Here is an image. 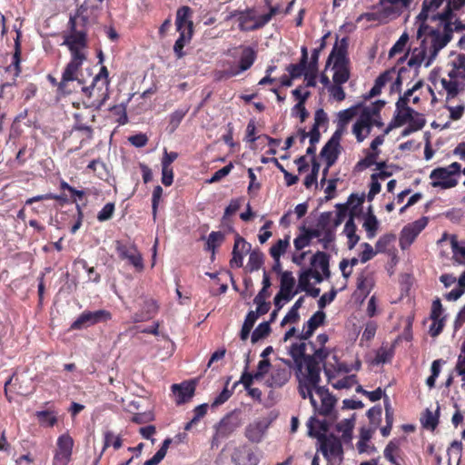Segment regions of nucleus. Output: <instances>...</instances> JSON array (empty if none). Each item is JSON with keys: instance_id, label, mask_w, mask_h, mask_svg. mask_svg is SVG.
Returning a JSON list of instances; mask_svg holds the SVG:
<instances>
[{"instance_id": "nucleus-1", "label": "nucleus", "mask_w": 465, "mask_h": 465, "mask_svg": "<svg viewBox=\"0 0 465 465\" xmlns=\"http://www.w3.org/2000/svg\"><path fill=\"white\" fill-rule=\"evenodd\" d=\"M452 18L453 13H451V10L449 7L444 8L442 12L438 13L437 15H433L432 21L439 20L444 24L443 35H440L439 29L430 27L423 23L420 24L417 32L418 37L420 38L424 35H428L433 37V53L426 62V66L430 64L432 59L437 54L438 50L445 46L450 41L452 35Z\"/></svg>"}, {"instance_id": "nucleus-2", "label": "nucleus", "mask_w": 465, "mask_h": 465, "mask_svg": "<svg viewBox=\"0 0 465 465\" xmlns=\"http://www.w3.org/2000/svg\"><path fill=\"white\" fill-rule=\"evenodd\" d=\"M88 22L86 16H81L79 14L70 15L68 21L69 33L64 36L63 45H66L71 55H85L82 51L87 47V30L85 25Z\"/></svg>"}, {"instance_id": "nucleus-3", "label": "nucleus", "mask_w": 465, "mask_h": 465, "mask_svg": "<svg viewBox=\"0 0 465 465\" xmlns=\"http://www.w3.org/2000/svg\"><path fill=\"white\" fill-rule=\"evenodd\" d=\"M334 60L332 76L335 84H345L350 78L349 59L347 57L346 39H342L341 44H335L327 60L329 65L331 60Z\"/></svg>"}, {"instance_id": "nucleus-4", "label": "nucleus", "mask_w": 465, "mask_h": 465, "mask_svg": "<svg viewBox=\"0 0 465 465\" xmlns=\"http://www.w3.org/2000/svg\"><path fill=\"white\" fill-rule=\"evenodd\" d=\"M321 368L317 366L316 361L312 357L307 360V375L303 381H300L299 393L302 399L309 398L313 409L317 408V401L313 398L312 391L317 393V387L321 381L320 377Z\"/></svg>"}, {"instance_id": "nucleus-5", "label": "nucleus", "mask_w": 465, "mask_h": 465, "mask_svg": "<svg viewBox=\"0 0 465 465\" xmlns=\"http://www.w3.org/2000/svg\"><path fill=\"white\" fill-rule=\"evenodd\" d=\"M82 92L84 106L94 110H101L110 95L109 86L94 80L89 86H83Z\"/></svg>"}, {"instance_id": "nucleus-6", "label": "nucleus", "mask_w": 465, "mask_h": 465, "mask_svg": "<svg viewBox=\"0 0 465 465\" xmlns=\"http://www.w3.org/2000/svg\"><path fill=\"white\" fill-rule=\"evenodd\" d=\"M85 59L86 55H71L59 82V94L63 95L72 94L73 89L70 84L74 81H77L79 84H83V81L78 78V74Z\"/></svg>"}, {"instance_id": "nucleus-7", "label": "nucleus", "mask_w": 465, "mask_h": 465, "mask_svg": "<svg viewBox=\"0 0 465 465\" xmlns=\"http://www.w3.org/2000/svg\"><path fill=\"white\" fill-rule=\"evenodd\" d=\"M429 80L435 88H438V84H440L441 90H440L439 93L440 94L441 91L446 93L447 102L456 98L460 93L465 91L464 81H460L456 78L447 79L440 77L435 70L430 73Z\"/></svg>"}, {"instance_id": "nucleus-8", "label": "nucleus", "mask_w": 465, "mask_h": 465, "mask_svg": "<svg viewBox=\"0 0 465 465\" xmlns=\"http://www.w3.org/2000/svg\"><path fill=\"white\" fill-rule=\"evenodd\" d=\"M238 48L242 49V54L238 66H231V68L228 70L219 71L216 74L218 80L235 76L242 72L247 71L254 64L257 54L252 47L240 45Z\"/></svg>"}, {"instance_id": "nucleus-9", "label": "nucleus", "mask_w": 465, "mask_h": 465, "mask_svg": "<svg viewBox=\"0 0 465 465\" xmlns=\"http://www.w3.org/2000/svg\"><path fill=\"white\" fill-rule=\"evenodd\" d=\"M112 319V314L106 310H98L95 312L84 311L71 324V330H82L99 322H106Z\"/></svg>"}, {"instance_id": "nucleus-10", "label": "nucleus", "mask_w": 465, "mask_h": 465, "mask_svg": "<svg viewBox=\"0 0 465 465\" xmlns=\"http://www.w3.org/2000/svg\"><path fill=\"white\" fill-rule=\"evenodd\" d=\"M428 223V217L423 216L405 225L400 234V247L402 250L408 249L413 243L417 236L425 229Z\"/></svg>"}, {"instance_id": "nucleus-11", "label": "nucleus", "mask_w": 465, "mask_h": 465, "mask_svg": "<svg viewBox=\"0 0 465 465\" xmlns=\"http://www.w3.org/2000/svg\"><path fill=\"white\" fill-rule=\"evenodd\" d=\"M74 439L68 434L60 435L56 441V450L54 457V465H67L72 458Z\"/></svg>"}, {"instance_id": "nucleus-12", "label": "nucleus", "mask_w": 465, "mask_h": 465, "mask_svg": "<svg viewBox=\"0 0 465 465\" xmlns=\"http://www.w3.org/2000/svg\"><path fill=\"white\" fill-rule=\"evenodd\" d=\"M140 300V309L133 316L134 322L149 321L153 319L159 311L158 302L153 298L148 296H141Z\"/></svg>"}, {"instance_id": "nucleus-13", "label": "nucleus", "mask_w": 465, "mask_h": 465, "mask_svg": "<svg viewBox=\"0 0 465 465\" xmlns=\"http://www.w3.org/2000/svg\"><path fill=\"white\" fill-rule=\"evenodd\" d=\"M320 450L326 459L341 457L343 453L342 445L339 438L334 435L319 436Z\"/></svg>"}, {"instance_id": "nucleus-14", "label": "nucleus", "mask_w": 465, "mask_h": 465, "mask_svg": "<svg viewBox=\"0 0 465 465\" xmlns=\"http://www.w3.org/2000/svg\"><path fill=\"white\" fill-rule=\"evenodd\" d=\"M271 420L267 418L255 420L245 428V437L252 442L259 443L262 440Z\"/></svg>"}, {"instance_id": "nucleus-15", "label": "nucleus", "mask_w": 465, "mask_h": 465, "mask_svg": "<svg viewBox=\"0 0 465 465\" xmlns=\"http://www.w3.org/2000/svg\"><path fill=\"white\" fill-rule=\"evenodd\" d=\"M430 178L432 180L430 183L432 187H440L441 189H450L458 184V181L452 178L450 173H448L447 168L438 167L431 171Z\"/></svg>"}, {"instance_id": "nucleus-16", "label": "nucleus", "mask_w": 465, "mask_h": 465, "mask_svg": "<svg viewBox=\"0 0 465 465\" xmlns=\"http://www.w3.org/2000/svg\"><path fill=\"white\" fill-rule=\"evenodd\" d=\"M251 249V243L246 242L244 238L236 233L232 252V257L230 260V266L232 268H241L242 266L244 254L249 253Z\"/></svg>"}, {"instance_id": "nucleus-17", "label": "nucleus", "mask_w": 465, "mask_h": 465, "mask_svg": "<svg viewBox=\"0 0 465 465\" xmlns=\"http://www.w3.org/2000/svg\"><path fill=\"white\" fill-rule=\"evenodd\" d=\"M317 395L321 398V405L314 409L318 414L324 417H331L333 412V408L336 404V398L330 393L329 390L325 387H317Z\"/></svg>"}, {"instance_id": "nucleus-18", "label": "nucleus", "mask_w": 465, "mask_h": 465, "mask_svg": "<svg viewBox=\"0 0 465 465\" xmlns=\"http://www.w3.org/2000/svg\"><path fill=\"white\" fill-rule=\"evenodd\" d=\"M241 425L238 416L231 412L225 415L216 426V437L228 438Z\"/></svg>"}, {"instance_id": "nucleus-19", "label": "nucleus", "mask_w": 465, "mask_h": 465, "mask_svg": "<svg viewBox=\"0 0 465 465\" xmlns=\"http://www.w3.org/2000/svg\"><path fill=\"white\" fill-rule=\"evenodd\" d=\"M193 9L188 5H183L176 11L175 26L176 31H185L193 34Z\"/></svg>"}, {"instance_id": "nucleus-20", "label": "nucleus", "mask_w": 465, "mask_h": 465, "mask_svg": "<svg viewBox=\"0 0 465 465\" xmlns=\"http://www.w3.org/2000/svg\"><path fill=\"white\" fill-rule=\"evenodd\" d=\"M232 460L235 465H257L259 462L256 453L247 445L235 449L232 455Z\"/></svg>"}, {"instance_id": "nucleus-21", "label": "nucleus", "mask_w": 465, "mask_h": 465, "mask_svg": "<svg viewBox=\"0 0 465 465\" xmlns=\"http://www.w3.org/2000/svg\"><path fill=\"white\" fill-rule=\"evenodd\" d=\"M172 391L176 396V404L181 405L188 402L194 395L195 382L193 381H184L180 384H173Z\"/></svg>"}, {"instance_id": "nucleus-22", "label": "nucleus", "mask_w": 465, "mask_h": 465, "mask_svg": "<svg viewBox=\"0 0 465 465\" xmlns=\"http://www.w3.org/2000/svg\"><path fill=\"white\" fill-rule=\"evenodd\" d=\"M294 286L295 279L292 272L291 271H285L282 273V277L280 278V291L277 294L283 297L284 302H289L299 292L297 289L293 291Z\"/></svg>"}, {"instance_id": "nucleus-23", "label": "nucleus", "mask_w": 465, "mask_h": 465, "mask_svg": "<svg viewBox=\"0 0 465 465\" xmlns=\"http://www.w3.org/2000/svg\"><path fill=\"white\" fill-rule=\"evenodd\" d=\"M371 118L368 113H361L357 121L352 126V134L358 143H361L371 132Z\"/></svg>"}, {"instance_id": "nucleus-24", "label": "nucleus", "mask_w": 465, "mask_h": 465, "mask_svg": "<svg viewBox=\"0 0 465 465\" xmlns=\"http://www.w3.org/2000/svg\"><path fill=\"white\" fill-rule=\"evenodd\" d=\"M235 16H237L238 27L241 31H252V23H254L255 19V10L253 8H247L242 11L235 10L230 14L227 19L229 20Z\"/></svg>"}, {"instance_id": "nucleus-25", "label": "nucleus", "mask_w": 465, "mask_h": 465, "mask_svg": "<svg viewBox=\"0 0 465 465\" xmlns=\"http://www.w3.org/2000/svg\"><path fill=\"white\" fill-rule=\"evenodd\" d=\"M326 315L322 311L316 312L304 324L303 331L298 336L300 340H308L314 331L323 324Z\"/></svg>"}, {"instance_id": "nucleus-26", "label": "nucleus", "mask_w": 465, "mask_h": 465, "mask_svg": "<svg viewBox=\"0 0 465 465\" xmlns=\"http://www.w3.org/2000/svg\"><path fill=\"white\" fill-rule=\"evenodd\" d=\"M415 111L411 107L399 108L395 110L393 119L388 124L385 129V134H388L392 129L404 125L410 119Z\"/></svg>"}, {"instance_id": "nucleus-27", "label": "nucleus", "mask_w": 465, "mask_h": 465, "mask_svg": "<svg viewBox=\"0 0 465 465\" xmlns=\"http://www.w3.org/2000/svg\"><path fill=\"white\" fill-rule=\"evenodd\" d=\"M447 4V0H424L422 3L421 11L418 15V19L423 24L426 20L430 18L433 20V15H437L438 9L443 5Z\"/></svg>"}, {"instance_id": "nucleus-28", "label": "nucleus", "mask_w": 465, "mask_h": 465, "mask_svg": "<svg viewBox=\"0 0 465 465\" xmlns=\"http://www.w3.org/2000/svg\"><path fill=\"white\" fill-rule=\"evenodd\" d=\"M311 265L312 269H321L326 278L330 277V255L326 252L317 251L311 258Z\"/></svg>"}, {"instance_id": "nucleus-29", "label": "nucleus", "mask_w": 465, "mask_h": 465, "mask_svg": "<svg viewBox=\"0 0 465 465\" xmlns=\"http://www.w3.org/2000/svg\"><path fill=\"white\" fill-rule=\"evenodd\" d=\"M451 69L448 73L449 78H456L465 82V54H459L450 62Z\"/></svg>"}, {"instance_id": "nucleus-30", "label": "nucleus", "mask_w": 465, "mask_h": 465, "mask_svg": "<svg viewBox=\"0 0 465 465\" xmlns=\"http://www.w3.org/2000/svg\"><path fill=\"white\" fill-rule=\"evenodd\" d=\"M374 286V279L371 272H361L357 277V290L367 297Z\"/></svg>"}, {"instance_id": "nucleus-31", "label": "nucleus", "mask_w": 465, "mask_h": 465, "mask_svg": "<svg viewBox=\"0 0 465 465\" xmlns=\"http://www.w3.org/2000/svg\"><path fill=\"white\" fill-rule=\"evenodd\" d=\"M291 372L285 368L274 369L268 381L269 386L280 388L282 387L290 379Z\"/></svg>"}, {"instance_id": "nucleus-32", "label": "nucleus", "mask_w": 465, "mask_h": 465, "mask_svg": "<svg viewBox=\"0 0 465 465\" xmlns=\"http://www.w3.org/2000/svg\"><path fill=\"white\" fill-rule=\"evenodd\" d=\"M356 231L357 226L354 223L353 214L351 213L344 226V233L348 238L347 244L350 250L353 249L360 241V236L356 233Z\"/></svg>"}, {"instance_id": "nucleus-33", "label": "nucleus", "mask_w": 465, "mask_h": 465, "mask_svg": "<svg viewBox=\"0 0 465 465\" xmlns=\"http://www.w3.org/2000/svg\"><path fill=\"white\" fill-rule=\"evenodd\" d=\"M340 147L341 145H338L336 143H331V145H329V141L322 147L321 151V155L325 159V162L326 163H328V166H332L337 161L340 153Z\"/></svg>"}, {"instance_id": "nucleus-34", "label": "nucleus", "mask_w": 465, "mask_h": 465, "mask_svg": "<svg viewBox=\"0 0 465 465\" xmlns=\"http://www.w3.org/2000/svg\"><path fill=\"white\" fill-rule=\"evenodd\" d=\"M309 435L316 437L322 436L329 430V424L326 420H320L312 417L308 421Z\"/></svg>"}, {"instance_id": "nucleus-35", "label": "nucleus", "mask_w": 465, "mask_h": 465, "mask_svg": "<svg viewBox=\"0 0 465 465\" xmlns=\"http://www.w3.org/2000/svg\"><path fill=\"white\" fill-rule=\"evenodd\" d=\"M35 416L43 427H54L57 422V412L54 411H38L35 413Z\"/></svg>"}, {"instance_id": "nucleus-36", "label": "nucleus", "mask_w": 465, "mask_h": 465, "mask_svg": "<svg viewBox=\"0 0 465 465\" xmlns=\"http://www.w3.org/2000/svg\"><path fill=\"white\" fill-rule=\"evenodd\" d=\"M305 351L306 344L304 342L293 343L290 348V355L293 359L299 370L302 369V362L305 363V358L307 356Z\"/></svg>"}, {"instance_id": "nucleus-37", "label": "nucleus", "mask_w": 465, "mask_h": 465, "mask_svg": "<svg viewBox=\"0 0 465 465\" xmlns=\"http://www.w3.org/2000/svg\"><path fill=\"white\" fill-rule=\"evenodd\" d=\"M179 33V37L174 43L173 52L176 58L180 59L184 56L183 48L189 44L193 38V34L185 33V31H177Z\"/></svg>"}, {"instance_id": "nucleus-38", "label": "nucleus", "mask_w": 465, "mask_h": 465, "mask_svg": "<svg viewBox=\"0 0 465 465\" xmlns=\"http://www.w3.org/2000/svg\"><path fill=\"white\" fill-rule=\"evenodd\" d=\"M114 248L119 259L124 260L130 253L136 252L137 247L134 243L124 242L121 240L114 241Z\"/></svg>"}, {"instance_id": "nucleus-39", "label": "nucleus", "mask_w": 465, "mask_h": 465, "mask_svg": "<svg viewBox=\"0 0 465 465\" xmlns=\"http://www.w3.org/2000/svg\"><path fill=\"white\" fill-rule=\"evenodd\" d=\"M290 246V235L287 234L283 239H279L271 248L270 255L272 258H281Z\"/></svg>"}, {"instance_id": "nucleus-40", "label": "nucleus", "mask_w": 465, "mask_h": 465, "mask_svg": "<svg viewBox=\"0 0 465 465\" xmlns=\"http://www.w3.org/2000/svg\"><path fill=\"white\" fill-rule=\"evenodd\" d=\"M363 228L369 239H372L376 235L379 229V222L372 213L370 212L365 217Z\"/></svg>"}, {"instance_id": "nucleus-41", "label": "nucleus", "mask_w": 465, "mask_h": 465, "mask_svg": "<svg viewBox=\"0 0 465 465\" xmlns=\"http://www.w3.org/2000/svg\"><path fill=\"white\" fill-rule=\"evenodd\" d=\"M312 240L305 231V225L299 227V234L293 240L295 251H302L305 247L311 245Z\"/></svg>"}, {"instance_id": "nucleus-42", "label": "nucleus", "mask_w": 465, "mask_h": 465, "mask_svg": "<svg viewBox=\"0 0 465 465\" xmlns=\"http://www.w3.org/2000/svg\"><path fill=\"white\" fill-rule=\"evenodd\" d=\"M257 321V314L254 315V311H250L243 322V324L242 326V330L240 331V338L242 341H246L250 335V332L252 329L253 328V325L255 322Z\"/></svg>"}, {"instance_id": "nucleus-43", "label": "nucleus", "mask_w": 465, "mask_h": 465, "mask_svg": "<svg viewBox=\"0 0 465 465\" xmlns=\"http://www.w3.org/2000/svg\"><path fill=\"white\" fill-rule=\"evenodd\" d=\"M20 63H21V46H20L19 40L17 39L15 41V53L13 54L12 63L10 65H8L5 68L6 71H10L12 69V67H14V70H15L14 82L15 81V78L17 76H19V74H21Z\"/></svg>"}, {"instance_id": "nucleus-44", "label": "nucleus", "mask_w": 465, "mask_h": 465, "mask_svg": "<svg viewBox=\"0 0 465 465\" xmlns=\"http://www.w3.org/2000/svg\"><path fill=\"white\" fill-rule=\"evenodd\" d=\"M249 368V358L247 357L246 364L243 372L241 375V378L238 381H235L232 385V390H235L236 387L242 383L244 389H250L252 387L253 381L255 380V373H251L248 371Z\"/></svg>"}, {"instance_id": "nucleus-45", "label": "nucleus", "mask_w": 465, "mask_h": 465, "mask_svg": "<svg viewBox=\"0 0 465 465\" xmlns=\"http://www.w3.org/2000/svg\"><path fill=\"white\" fill-rule=\"evenodd\" d=\"M171 439H165L157 450V452L149 460L144 462V465H158L165 457L169 445L171 444Z\"/></svg>"}, {"instance_id": "nucleus-46", "label": "nucleus", "mask_w": 465, "mask_h": 465, "mask_svg": "<svg viewBox=\"0 0 465 465\" xmlns=\"http://www.w3.org/2000/svg\"><path fill=\"white\" fill-rule=\"evenodd\" d=\"M264 262V254L259 250L250 252L248 267L251 272L258 271Z\"/></svg>"}, {"instance_id": "nucleus-47", "label": "nucleus", "mask_w": 465, "mask_h": 465, "mask_svg": "<svg viewBox=\"0 0 465 465\" xmlns=\"http://www.w3.org/2000/svg\"><path fill=\"white\" fill-rule=\"evenodd\" d=\"M189 112V107L179 108L173 112L169 116V125L171 127V131H175L180 125L181 122L184 118V116Z\"/></svg>"}, {"instance_id": "nucleus-48", "label": "nucleus", "mask_w": 465, "mask_h": 465, "mask_svg": "<svg viewBox=\"0 0 465 465\" xmlns=\"http://www.w3.org/2000/svg\"><path fill=\"white\" fill-rule=\"evenodd\" d=\"M271 333L270 322L260 323L252 333L251 341L256 343L258 341L266 338Z\"/></svg>"}, {"instance_id": "nucleus-49", "label": "nucleus", "mask_w": 465, "mask_h": 465, "mask_svg": "<svg viewBox=\"0 0 465 465\" xmlns=\"http://www.w3.org/2000/svg\"><path fill=\"white\" fill-rule=\"evenodd\" d=\"M230 381H231V377H228L223 390L219 393L218 396L215 397V399L212 402L213 408H215V407H218V406L223 404L232 395L234 390H232V388L231 390L228 389V385H229Z\"/></svg>"}, {"instance_id": "nucleus-50", "label": "nucleus", "mask_w": 465, "mask_h": 465, "mask_svg": "<svg viewBox=\"0 0 465 465\" xmlns=\"http://www.w3.org/2000/svg\"><path fill=\"white\" fill-rule=\"evenodd\" d=\"M329 36V33L321 38V45L318 48L312 50L311 60L308 64V69L315 70L318 69L319 56L321 52L326 45V38Z\"/></svg>"}, {"instance_id": "nucleus-51", "label": "nucleus", "mask_w": 465, "mask_h": 465, "mask_svg": "<svg viewBox=\"0 0 465 465\" xmlns=\"http://www.w3.org/2000/svg\"><path fill=\"white\" fill-rule=\"evenodd\" d=\"M308 64H309L302 63V61L298 64H290L286 67V70L289 72L291 79H297L304 75L306 71H308Z\"/></svg>"}, {"instance_id": "nucleus-52", "label": "nucleus", "mask_w": 465, "mask_h": 465, "mask_svg": "<svg viewBox=\"0 0 465 465\" xmlns=\"http://www.w3.org/2000/svg\"><path fill=\"white\" fill-rule=\"evenodd\" d=\"M123 440L120 436L115 437L112 431H105L104 434V451L108 447L113 446L114 450H119L122 447Z\"/></svg>"}, {"instance_id": "nucleus-53", "label": "nucleus", "mask_w": 465, "mask_h": 465, "mask_svg": "<svg viewBox=\"0 0 465 465\" xmlns=\"http://www.w3.org/2000/svg\"><path fill=\"white\" fill-rule=\"evenodd\" d=\"M224 241V234L222 232H212L207 239L206 242V250L212 251L213 252L214 250L219 247L223 242Z\"/></svg>"}, {"instance_id": "nucleus-54", "label": "nucleus", "mask_w": 465, "mask_h": 465, "mask_svg": "<svg viewBox=\"0 0 465 465\" xmlns=\"http://www.w3.org/2000/svg\"><path fill=\"white\" fill-rule=\"evenodd\" d=\"M453 259L460 264L465 265V246H460L456 237H451Z\"/></svg>"}, {"instance_id": "nucleus-55", "label": "nucleus", "mask_w": 465, "mask_h": 465, "mask_svg": "<svg viewBox=\"0 0 465 465\" xmlns=\"http://www.w3.org/2000/svg\"><path fill=\"white\" fill-rule=\"evenodd\" d=\"M394 352L392 349H387L385 347H381L377 352L374 359L376 364L387 363L391 361L393 358Z\"/></svg>"}, {"instance_id": "nucleus-56", "label": "nucleus", "mask_w": 465, "mask_h": 465, "mask_svg": "<svg viewBox=\"0 0 465 465\" xmlns=\"http://www.w3.org/2000/svg\"><path fill=\"white\" fill-rule=\"evenodd\" d=\"M353 426L354 422L352 420L345 419L337 424L336 429L339 432L342 433V438L347 440L351 438Z\"/></svg>"}, {"instance_id": "nucleus-57", "label": "nucleus", "mask_w": 465, "mask_h": 465, "mask_svg": "<svg viewBox=\"0 0 465 465\" xmlns=\"http://www.w3.org/2000/svg\"><path fill=\"white\" fill-rule=\"evenodd\" d=\"M381 414H382V410L380 405L374 406L367 411V416L370 420L371 424L372 425V427H374V429H377L379 427L381 420Z\"/></svg>"}, {"instance_id": "nucleus-58", "label": "nucleus", "mask_w": 465, "mask_h": 465, "mask_svg": "<svg viewBox=\"0 0 465 465\" xmlns=\"http://www.w3.org/2000/svg\"><path fill=\"white\" fill-rule=\"evenodd\" d=\"M163 190L160 185H156L153 188L152 194V213L153 220L156 219L159 203L163 196Z\"/></svg>"}, {"instance_id": "nucleus-59", "label": "nucleus", "mask_w": 465, "mask_h": 465, "mask_svg": "<svg viewBox=\"0 0 465 465\" xmlns=\"http://www.w3.org/2000/svg\"><path fill=\"white\" fill-rule=\"evenodd\" d=\"M356 107H351L339 112L338 114V124L341 127H346L348 123L355 116Z\"/></svg>"}, {"instance_id": "nucleus-60", "label": "nucleus", "mask_w": 465, "mask_h": 465, "mask_svg": "<svg viewBox=\"0 0 465 465\" xmlns=\"http://www.w3.org/2000/svg\"><path fill=\"white\" fill-rule=\"evenodd\" d=\"M385 105V101L377 100L370 105L363 106L361 113H368L369 116H379L381 115V111Z\"/></svg>"}, {"instance_id": "nucleus-61", "label": "nucleus", "mask_w": 465, "mask_h": 465, "mask_svg": "<svg viewBox=\"0 0 465 465\" xmlns=\"http://www.w3.org/2000/svg\"><path fill=\"white\" fill-rule=\"evenodd\" d=\"M311 269H306L299 274L298 292H305L311 286Z\"/></svg>"}, {"instance_id": "nucleus-62", "label": "nucleus", "mask_w": 465, "mask_h": 465, "mask_svg": "<svg viewBox=\"0 0 465 465\" xmlns=\"http://www.w3.org/2000/svg\"><path fill=\"white\" fill-rule=\"evenodd\" d=\"M124 260H126L129 264L133 265L138 272L143 270V260L138 249L136 252L130 253L126 258H124Z\"/></svg>"}, {"instance_id": "nucleus-63", "label": "nucleus", "mask_w": 465, "mask_h": 465, "mask_svg": "<svg viewBox=\"0 0 465 465\" xmlns=\"http://www.w3.org/2000/svg\"><path fill=\"white\" fill-rule=\"evenodd\" d=\"M115 210V204L114 203H107L97 214V220L99 222H105L110 220Z\"/></svg>"}, {"instance_id": "nucleus-64", "label": "nucleus", "mask_w": 465, "mask_h": 465, "mask_svg": "<svg viewBox=\"0 0 465 465\" xmlns=\"http://www.w3.org/2000/svg\"><path fill=\"white\" fill-rule=\"evenodd\" d=\"M233 168V163L231 162L224 167L216 171L213 176L207 181L209 183H214L220 182L223 178L227 176Z\"/></svg>"}]
</instances>
